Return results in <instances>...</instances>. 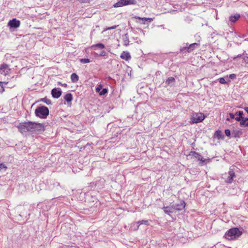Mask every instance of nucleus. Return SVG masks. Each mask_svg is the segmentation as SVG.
I'll return each mask as SVG.
<instances>
[{
  "label": "nucleus",
  "mask_w": 248,
  "mask_h": 248,
  "mask_svg": "<svg viewBox=\"0 0 248 248\" xmlns=\"http://www.w3.org/2000/svg\"><path fill=\"white\" fill-rule=\"evenodd\" d=\"M243 229L232 228L229 229L225 234V237L229 240H233L239 237L243 233Z\"/></svg>",
  "instance_id": "f257e3e1"
},
{
  "label": "nucleus",
  "mask_w": 248,
  "mask_h": 248,
  "mask_svg": "<svg viewBox=\"0 0 248 248\" xmlns=\"http://www.w3.org/2000/svg\"><path fill=\"white\" fill-rule=\"evenodd\" d=\"M32 127H33L32 122L31 121L20 123L17 126L18 131L22 134L26 133L27 132H32Z\"/></svg>",
  "instance_id": "f03ea898"
},
{
  "label": "nucleus",
  "mask_w": 248,
  "mask_h": 248,
  "mask_svg": "<svg viewBox=\"0 0 248 248\" xmlns=\"http://www.w3.org/2000/svg\"><path fill=\"white\" fill-rule=\"evenodd\" d=\"M49 112L48 108L44 106L37 107L35 110L36 116L41 119H46L49 115Z\"/></svg>",
  "instance_id": "7ed1b4c3"
},
{
  "label": "nucleus",
  "mask_w": 248,
  "mask_h": 248,
  "mask_svg": "<svg viewBox=\"0 0 248 248\" xmlns=\"http://www.w3.org/2000/svg\"><path fill=\"white\" fill-rule=\"evenodd\" d=\"M105 180L104 178H100L94 182L90 184L88 186L91 190H96L99 192L104 187Z\"/></svg>",
  "instance_id": "20e7f679"
},
{
  "label": "nucleus",
  "mask_w": 248,
  "mask_h": 248,
  "mask_svg": "<svg viewBox=\"0 0 248 248\" xmlns=\"http://www.w3.org/2000/svg\"><path fill=\"white\" fill-rule=\"evenodd\" d=\"M137 4L136 0H119L113 5L114 7H120L127 5H135Z\"/></svg>",
  "instance_id": "39448f33"
},
{
  "label": "nucleus",
  "mask_w": 248,
  "mask_h": 248,
  "mask_svg": "<svg viewBox=\"0 0 248 248\" xmlns=\"http://www.w3.org/2000/svg\"><path fill=\"white\" fill-rule=\"evenodd\" d=\"M205 118L204 114L202 113H196L191 116L190 122L192 124L202 122Z\"/></svg>",
  "instance_id": "423d86ee"
},
{
  "label": "nucleus",
  "mask_w": 248,
  "mask_h": 248,
  "mask_svg": "<svg viewBox=\"0 0 248 248\" xmlns=\"http://www.w3.org/2000/svg\"><path fill=\"white\" fill-rule=\"evenodd\" d=\"M174 211H181L184 209L186 206V202L184 201H180L178 202L172 204Z\"/></svg>",
  "instance_id": "0eeeda50"
},
{
  "label": "nucleus",
  "mask_w": 248,
  "mask_h": 248,
  "mask_svg": "<svg viewBox=\"0 0 248 248\" xmlns=\"http://www.w3.org/2000/svg\"><path fill=\"white\" fill-rule=\"evenodd\" d=\"M32 131H43L45 130L44 125L40 123H37L32 122Z\"/></svg>",
  "instance_id": "6e6552de"
},
{
  "label": "nucleus",
  "mask_w": 248,
  "mask_h": 248,
  "mask_svg": "<svg viewBox=\"0 0 248 248\" xmlns=\"http://www.w3.org/2000/svg\"><path fill=\"white\" fill-rule=\"evenodd\" d=\"M20 22L19 20H17L16 18H13L10 20L8 23V26L10 28H17L20 26Z\"/></svg>",
  "instance_id": "1a4fd4ad"
},
{
  "label": "nucleus",
  "mask_w": 248,
  "mask_h": 248,
  "mask_svg": "<svg viewBox=\"0 0 248 248\" xmlns=\"http://www.w3.org/2000/svg\"><path fill=\"white\" fill-rule=\"evenodd\" d=\"M51 93L53 98L57 99L61 96L62 91L61 88H55L51 90Z\"/></svg>",
  "instance_id": "9d476101"
},
{
  "label": "nucleus",
  "mask_w": 248,
  "mask_h": 248,
  "mask_svg": "<svg viewBox=\"0 0 248 248\" xmlns=\"http://www.w3.org/2000/svg\"><path fill=\"white\" fill-rule=\"evenodd\" d=\"M235 174L232 169L230 168L228 172V176L225 182L228 184H231L233 180V178L235 177Z\"/></svg>",
  "instance_id": "9b49d317"
},
{
  "label": "nucleus",
  "mask_w": 248,
  "mask_h": 248,
  "mask_svg": "<svg viewBox=\"0 0 248 248\" xmlns=\"http://www.w3.org/2000/svg\"><path fill=\"white\" fill-rule=\"evenodd\" d=\"M9 70V65L7 64L3 63L0 66V73L4 76L8 74Z\"/></svg>",
  "instance_id": "f8f14e48"
},
{
  "label": "nucleus",
  "mask_w": 248,
  "mask_h": 248,
  "mask_svg": "<svg viewBox=\"0 0 248 248\" xmlns=\"http://www.w3.org/2000/svg\"><path fill=\"white\" fill-rule=\"evenodd\" d=\"M199 162V164L201 166H203L209 162L210 159L204 158L203 156H194Z\"/></svg>",
  "instance_id": "ddd939ff"
},
{
  "label": "nucleus",
  "mask_w": 248,
  "mask_h": 248,
  "mask_svg": "<svg viewBox=\"0 0 248 248\" xmlns=\"http://www.w3.org/2000/svg\"><path fill=\"white\" fill-rule=\"evenodd\" d=\"M162 209L165 214L169 216H170V214L175 212L174 208L172 205H170V206H164L162 208Z\"/></svg>",
  "instance_id": "4468645a"
},
{
  "label": "nucleus",
  "mask_w": 248,
  "mask_h": 248,
  "mask_svg": "<svg viewBox=\"0 0 248 248\" xmlns=\"http://www.w3.org/2000/svg\"><path fill=\"white\" fill-rule=\"evenodd\" d=\"M175 82V79L172 77H170L168 78L165 82L164 87H167L168 86H173Z\"/></svg>",
  "instance_id": "2eb2a0df"
},
{
  "label": "nucleus",
  "mask_w": 248,
  "mask_h": 248,
  "mask_svg": "<svg viewBox=\"0 0 248 248\" xmlns=\"http://www.w3.org/2000/svg\"><path fill=\"white\" fill-rule=\"evenodd\" d=\"M120 58L127 61L131 58V57L128 51H123L121 54Z\"/></svg>",
  "instance_id": "dca6fc26"
},
{
  "label": "nucleus",
  "mask_w": 248,
  "mask_h": 248,
  "mask_svg": "<svg viewBox=\"0 0 248 248\" xmlns=\"http://www.w3.org/2000/svg\"><path fill=\"white\" fill-rule=\"evenodd\" d=\"M134 18L140 20V22L142 24H145L147 22H151L153 20V19L151 18L140 17L138 16H135Z\"/></svg>",
  "instance_id": "f3484780"
},
{
  "label": "nucleus",
  "mask_w": 248,
  "mask_h": 248,
  "mask_svg": "<svg viewBox=\"0 0 248 248\" xmlns=\"http://www.w3.org/2000/svg\"><path fill=\"white\" fill-rule=\"evenodd\" d=\"M189 51L190 52L193 51L194 49L198 48L200 46V44L197 43H194L191 44H188Z\"/></svg>",
  "instance_id": "a211bd4d"
},
{
  "label": "nucleus",
  "mask_w": 248,
  "mask_h": 248,
  "mask_svg": "<svg viewBox=\"0 0 248 248\" xmlns=\"http://www.w3.org/2000/svg\"><path fill=\"white\" fill-rule=\"evenodd\" d=\"M240 17V15L239 14H235L234 15H232L229 18V20L232 23H235Z\"/></svg>",
  "instance_id": "6ab92c4d"
},
{
  "label": "nucleus",
  "mask_w": 248,
  "mask_h": 248,
  "mask_svg": "<svg viewBox=\"0 0 248 248\" xmlns=\"http://www.w3.org/2000/svg\"><path fill=\"white\" fill-rule=\"evenodd\" d=\"M188 43L186 44V46H181L179 50L180 53H190L188 48Z\"/></svg>",
  "instance_id": "aec40b11"
},
{
  "label": "nucleus",
  "mask_w": 248,
  "mask_h": 248,
  "mask_svg": "<svg viewBox=\"0 0 248 248\" xmlns=\"http://www.w3.org/2000/svg\"><path fill=\"white\" fill-rule=\"evenodd\" d=\"M236 115H237L236 117L235 118V120L236 121H240L241 120L242 118L244 117V112L242 111H238L236 113Z\"/></svg>",
  "instance_id": "412c9836"
},
{
  "label": "nucleus",
  "mask_w": 248,
  "mask_h": 248,
  "mask_svg": "<svg viewBox=\"0 0 248 248\" xmlns=\"http://www.w3.org/2000/svg\"><path fill=\"white\" fill-rule=\"evenodd\" d=\"M215 138H217V139H223L224 138V136L220 130H217L214 136Z\"/></svg>",
  "instance_id": "4be33fe9"
},
{
  "label": "nucleus",
  "mask_w": 248,
  "mask_h": 248,
  "mask_svg": "<svg viewBox=\"0 0 248 248\" xmlns=\"http://www.w3.org/2000/svg\"><path fill=\"white\" fill-rule=\"evenodd\" d=\"M71 80L72 82L76 83L79 80V77L76 73H73L71 75Z\"/></svg>",
  "instance_id": "5701e85b"
},
{
  "label": "nucleus",
  "mask_w": 248,
  "mask_h": 248,
  "mask_svg": "<svg viewBox=\"0 0 248 248\" xmlns=\"http://www.w3.org/2000/svg\"><path fill=\"white\" fill-rule=\"evenodd\" d=\"M64 100L67 102H70L73 100V95L71 93H66L64 96Z\"/></svg>",
  "instance_id": "b1692460"
},
{
  "label": "nucleus",
  "mask_w": 248,
  "mask_h": 248,
  "mask_svg": "<svg viewBox=\"0 0 248 248\" xmlns=\"http://www.w3.org/2000/svg\"><path fill=\"white\" fill-rule=\"evenodd\" d=\"M242 132L239 130H235L233 131L232 134V136L234 138H239L240 136L241 135Z\"/></svg>",
  "instance_id": "393cba45"
},
{
  "label": "nucleus",
  "mask_w": 248,
  "mask_h": 248,
  "mask_svg": "<svg viewBox=\"0 0 248 248\" xmlns=\"http://www.w3.org/2000/svg\"><path fill=\"white\" fill-rule=\"evenodd\" d=\"M40 101L45 103L48 105L51 104V101L46 97L43 98H41Z\"/></svg>",
  "instance_id": "a878e982"
},
{
  "label": "nucleus",
  "mask_w": 248,
  "mask_h": 248,
  "mask_svg": "<svg viewBox=\"0 0 248 248\" xmlns=\"http://www.w3.org/2000/svg\"><path fill=\"white\" fill-rule=\"evenodd\" d=\"M248 121V118H247V117H244L243 118H242L241 119V121H240V124L241 126H244L245 125V124L247 122V121Z\"/></svg>",
  "instance_id": "bb28decb"
},
{
  "label": "nucleus",
  "mask_w": 248,
  "mask_h": 248,
  "mask_svg": "<svg viewBox=\"0 0 248 248\" xmlns=\"http://www.w3.org/2000/svg\"><path fill=\"white\" fill-rule=\"evenodd\" d=\"M97 47L100 49H103L105 48V45L102 43H98L92 46V47Z\"/></svg>",
  "instance_id": "cd10ccee"
},
{
  "label": "nucleus",
  "mask_w": 248,
  "mask_h": 248,
  "mask_svg": "<svg viewBox=\"0 0 248 248\" xmlns=\"http://www.w3.org/2000/svg\"><path fill=\"white\" fill-rule=\"evenodd\" d=\"M137 223L139 224L138 227L140 225H141V224H144V225H149L148 221V220H140V221L137 222Z\"/></svg>",
  "instance_id": "c85d7f7f"
},
{
  "label": "nucleus",
  "mask_w": 248,
  "mask_h": 248,
  "mask_svg": "<svg viewBox=\"0 0 248 248\" xmlns=\"http://www.w3.org/2000/svg\"><path fill=\"white\" fill-rule=\"evenodd\" d=\"M7 169V167L2 163H0V171H5Z\"/></svg>",
  "instance_id": "c756f323"
},
{
  "label": "nucleus",
  "mask_w": 248,
  "mask_h": 248,
  "mask_svg": "<svg viewBox=\"0 0 248 248\" xmlns=\"http://www.w3.org/2000/svg\"><path fill=\"white\" fill-rule=\"evenodd\" d=\"M79 61L82 63H87L90 62L91 61L88 58L80 59Z\"/></svg>",
  "instance_id": "7c9ffc66"
},
{
  "label": "nucleus",
  "mask_w": 248,
  "mask_h": 248,
  "mask_svg": "<svg viewBox=\"0 0 248 248\" xmlns=\"http://www.w3.org/2000/svg\"><path fill=\"white\" fill-rule=\"evenodd\" d=\"M108 92V90L107 88L102 89V90L99 93L100 95H103L106 94Z\"/></svg>",
  "instance_id": "2f4dec72"
},
{
  "label": "nucleus",
  "mask_w": 248,
  "mask_h": 248,
  "mask_svg": "<svg viewBox=\"0 0 248 248\" xmlns=\"http://www.w3.org/2000/svg\"><path fill=\"white\" fill-rule=\"evenodd\" d=\"M125 37L124 39V46H127L129 44V39L127 34L125 35Z\"/></svg>",
  "instance_id": "473e14b6"
},
{
  "label": "nucleus",
  "mask_w": 248,
  "mask_h": 248,
  "mask_svg": "<svg viewBox=\"0 0 248 248\" xmlns=\"http://www.w3.org/2000/svg\"><path fill=\"white\" fill-rule=\"evenodd\" d=\"M242 55H244V57H243L244 61H245V62L247 64H248V54H245L243 53Z\"/></svg>",
  "instance_id": "72a5a7b5"
},
{
  "label": "nucleus",
  "mask_w": 248,
  "mask_h": 248,
  "mask_svg": "<svg viewBox=\"0 0 248 248\" xmlns=\"http://www.w3.org/2000/svg\"><path fill=\"white\" fill-rule=\"evenodd\" d=\"M102 85L101 84H99L97 86V87L96 88V92L99 93L102 90Z\"/></svg>",
  "instance_id": "f704fd0d"
},
{
  "label": "nucleus",
  "mask_w": 248,
  "mask_h": 248,
  "mask_svg": "<svg viewBox=\"0 0 248 248\" xmlns=\"http://www.w3.org/2000/svg\"><path fill=\"white\" fill-rule=\"evenodd\" d=\"M218 81L221 84H225L226 81L224 78H220L218 79Z\"/></svg>",
  "instance_id": "c9c22d12"
},
{
  "label": "nucleus",
  "mask_w": 248,
  "mask_h": 248,
  "mask_svg": "<svg viewBox=\"0 0 248 248\" xmlns=\"http://www.w3.org/2000/svg\"><path fill=\"white\" fill-rule=\"evenodd\" d=\"M225 134L227 137H230L231 134L230 130L228 129L225 130Z\"/></svg>",
  "instance_id": "e433bc0d"
},
{
  "label": "nucleus",
  "mask_w": 248,
  "mask_h": 248,
  "mask_svg": "<svg viewBox=\"0 0 248 248\" xmlns=\"http://www.w3.org/2000/svg\"><path fill=\"white\" fill-rule=\"evenodd\" d=\"M107 53L105 51L103 50L101 52L100 54H99V56L102 57H105L107 56Z\"/></svg>",
  "instance_id": "4c0bfd02"
},
{
  "label": "nucleus",
  "mask_w": 248,
  "mask_h": 248,
  "mask_svg": "<svg viewBox=\"0 0 248 248\" xmlns=\"http://www.w3.org/2000/svg\"><path fill=\"white\" fill-rule=\"evenodd\" d=\"M58 85H60V86H62V87H67V84L66 83H62L61 82H58Z\"/></svg>",
  "instance_id": "58836bf2"
},
{
  "label": "nucleus",
  "mask_w": 248,
  "mask_h": 248,
  "mask_svg": "<svg viewBox=\"0 0 248 248\" xmlns=\"http://www.w3.org/2000/svg\"><path fill=\"white\" fill-rule=\"evenodd\" d=\"M229 78L232 79H234L236 78V76L234 74H232L229 75Z\"/></svg>",
  "instance_id": "ea45409f"
},
{
  "label": "nucleus",
  "mask_w": 248,
  "mask_h": 248,
  "mask_svg": "<svg viewBox=\"0 0 248 248\" xmlns=\"http://www.w3.org/2000/svg\"><path fill=\"white\" fill-rule=\"evenodd\" d=\"M117 26H118V25H115L114 26H112V27L108 28L107 30H112V29H115L116 28V27Z\"/></svg>",
  "instance_id": "a19ab883"
},
{
  "label": "nucleus",
  "mask_w": 248,
  "mask_h": 248,
  "mask_svg": "<svg viewBox=\"0 0 248 248\" xmlns=\"http://www.w3.org/2000/svg\"><path fill=\"white\" fill-rule=\"evenodd\" d=\"M229 115H230L231 118H232V119H235V118L234 115L232 113H230L229 114Z\"/></svg>",
  "instance_id": "79ce46f5"
},
{
  "label": "nucleus",
  "mask_w": 248,
  "mask_h": 248,
  "mask_svg": "<svg viewBox=\"0 0 248 248\" xmlns=\"http://www.w3.org/2000/svg\"><path fill=\"white\" fill-rule=\"evenodd\" d=\"M118 161H119L120 163H123L124 162H126V161H124V160H123L122 159V158H119V159H118Z\"/></svg>",
  "instance_id": "37998d69"
},
{
  "label": "nucleus",
  "mask_w": 248,
  "mask_h": 248,
  "mask_svg": "<svg viewBox=\"0 0 248 248\" xmlns=\"http://www.w3.org/2000/svg\"><path fill=\"white\" fill-rule=\"evenodd\" d=\"M242 54H239V55H238L237 56H236V57H234V58H233V59H236V58H240V57H242Z\"/></svg>",
  "instance_id": "c03bdc74"
},
{
  "label": "nucleus",
  "mask_w": 248,
  "mask_h": 248,
  "mask_svg": "<svg viewBox=\"0 0 248 248\" xmlns=\"http://www.w3.org/2000/svg\"><path fill=\"white\" fill-rule=\"evenodd\" d=\"M244 109L247 112V113L248 114V107H245L244 108Z\"/></svg>",
  "instance_id": "a18cd8bd"
},
{
  "label": "nucleus",
  "mask_w": 248,
  "mask_h": 248,
  "mask_svg": "<svg viewBox=\"0 0 248 248\" xmlns=\"http://www.w3.org/2000/svg\"><path fill=\"white\" fill-rule=\"evenodd\" d=\"M2 84V82H0V85L1 86V88L2 89V91H4V88H3V87L1 85Z\"/></svg>",
  "instance_id": "49530a36"
},
{
  "label": "nucleus",
  "mask_w": 248,
  "mask_h": 248,
  "mask_svg": "<svg viewBox=\"0 0 248 248\" xmlns=\"http://www.w3.org/2000/svg\"><path fill=\"white\" fill-rule=\"evenodd\" d=\"M245 126H248V121H247V122H246V123L245 124Z\"/></svg>",
  "instance_id": "de8ad7c7"
},
{
  "label": "nucleus",
  "mask_w": 248,
  "mask_h": 248,
  "mask_svg": "<svg viewBox=\"0 0 248 248\" xmlns=\"http://www.w3.org/2000/svg\"><path fill=\"white\" fill-rule=\"evenodd\" d=\"M194 153L196 155H200L198 153H196V152H194Z\"/></svg>",
  "instance_id": "09e8293b"
}]
</instances>
